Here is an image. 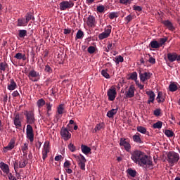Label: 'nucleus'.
I'll return each mask as SVG.
<instances>
[{
	"mask_svg": "<svg viewBox=\"0 0 180 180\" xmlns=\"http://www.w3.org/2000/svg\"><path fill=\"white\" fill-rule=\"evenodd\" d=\"M71 163L69 160H65V162H64V167L65 169V171L67 172V169H68L69 167H70Z\"/></svg>",
	"mask_w": 180,
	"mask_h": 180,
	"instance_id": "5fc2aeb1",
	"label": "nucleus"
},
{
	"mask_svg": "<svg viewBox=\"0 0 180 180\" xmlns=\"http://www.w3.org/2000/svg\"><path fill=\"white\" fill-rule=\"evenodd\" d=\"M128 174H129V176H131L132 178H135V176L137 174L136 171H134V169H128Z\"/></svg>",
	"mask_w": 180,
	"mask_h": 180,
	"instance_id": "ea45409f",
	"label": "nucleus"
},
{
	"mask_svg": "<svg viewBox=\"0 0 180 180\" xmlns=\"http://www.w3.org/2000/svg\"><path fill=\"white\" fill-rule=\"evenodd\" d=\"M146 93L148 96L147 103H154L155 100V93H154V91H146Z\"/></svg>",
	"mask_w": 180,
	"mask_h": 180,
	"instance_id": "4468645a",
	"label": "nucleus"
},
{
	"mask_svg": "<svg viewBox=\"0 0 180 180\" xmlns=\"http://www.w3.org/2000/svg\"><path fill=\"white\" fill-rule=\"evenodd\" d=\"M149 63H151L152 64H155L156 60L155 58H153V56H150V58L148 59Z\"/></svg>",
	"mask_w": 180,
	"mask_h": 180,
	"instance_id": "e2e57ef3",
	"label": "nucleus"
},
{
	"mask_svg": "<svg viewBox=\"0 0 180 180\" xmlns=\"http://www.w3.org/2000/svg\"><path fill=\"white\" fill-rule=\"evenodd\" d=\"M81 149L82 153H84V155H89V153H91V149L89 148V146H86L85 144H82Z\"/></svg>",
	"mask_w": 180,
	"mask_h": 180,
	"instance_id": "4be33fe9",
	"label": "nucleus"
},
{
	"mask_svg": "<svg viewBox=\"0 0 180 180\" xmlns=\"http://www.w3.org/2000/svg\"><path fill=\"white\" fill-rule=\"evenodd\" d=\"M17 87L18 84H16V82L13 79H11L10 80V84L7 86V89H8V91H15V89H16Z\"/></svg>",
	"mask_w": 180,
	"mask_h": 180,
	"instance_id": "6ab92c4d",
	"label": "nucleus"
},
{
	"mask_svg": "<svg viewBox=\"0 0 180 180\" xmlns=\"http://www.w3.org/2000/svg\"><path fill=\"white\" fill-rule=\"evenodd\" d=\"M13 123L17 127H20L22 126V122H20L19 114H17L14 117Z\"/></svg>",
	"mask_w": 180,
	"mask_h": 180,
	"instance_id": "5701e85b",
	"label": "nucleus"
},
{
	"mask_svg": "<svg viewBox=\"0 0 180 180\" xmlns=\"http://www.w3.org/2000/svg\"><path fill=\"white\" fill-rule=\"evenodd\" d=\"M131 158L133 160L134 163L138 164V165H141V167L146 165L148 169H153V162L152 158L144 153V151H141L139 150L133 151V153H131Z\"/></svg>",
	"mask_w": 180,
	"mask_h": 180,
	"instance_id": "f257e3e1",
	"label": "nucleus"
},
{
	"mask_svg": "<svg viewBox=\"0 0 180 180\" xmlns=\"http://www.w3.org/2000/svg\"><path fill=\"white\" fill-rule=\"evenodd\" d=\"M68 148L70 149V151H76V146H75V144H72V142H70L69 146H68Z\"/></svg>",
	"mask_w": 180,
	"mask_h": 180,
	"instance_id": "8fccbe9b",
	"label": "nucleus"
},
{
	"mask_svg": "<svg viewBox=\"0 0 180 180\" xmlns=\"http://www.w3.org/2000/svg\"><path fill=\"white\" fill-rule=\"evenodd\" d=\"M134 9H135V11H142L143 8H141V6H134Z\"/></svg>",
	"mask_w": 180,
	"mask_h": 180,
	"instance_id": "680f3d73",
	"label": "nucleus"
},
{
	"mask_svg": "<svg viewBox=\"0 0 180 180\" xmlns=\"http://www.w3.org/2000/svg\"><path fill=\"white\" fill-rule=\"evenodd\" d=\"M167 160L168 164L174 165L175 164H177V162L179 161L180 155L179 153H177L176 151H168V153H167Z\"/></svg>",
	"mask_w": 180,
	"mask_h": 180,
	"instance_id": "f03ea898",
	"label": "nucleus"
},
{
	"mask_svg": "<svg viewBox=\"0 0 180 180\" xmlns=\"http://www.w3.org/2000/svg\"><path fill=\"white\" fill-rule=\"evenodd\" d=\"M72 156H74L77 162H78V165L82 171H86V158H85L84 155L80 153L79 155H72Z\"/></svg>",
	"mask_w": 180,
	"mask_h": 180,
	"instance_id": "7ed1b4c3",
	"label": "nucleus"
},
{
	"mask_svg": "<svg viewBox=\"0 0 180 180\" xmlns=\"http://www.w3.org/2000/svg\"><path fill=\"white\" fill-rule=\"evenodd\" d=\"M118 110V107H116V109H111L110 110H108L107 112L108 117H114V115L117 114Z\"/></svg>",
	"mask_w": 180,
	"mask_h": 180,
	"instance_id": "393cba45",
	"label": "nucleus"
},
{
	"mask_svg": "<svg viewBox=\"0 0 180 180\" xmlns=\"http://www.w3.org/2000/svg\"><path fill=\"white\" fill-rule=\"evenodd\" d=\"M13 167H14V171H15L16 175H18V176H20V174L19 173H18V169H19V168H20L19 167V160H15V162H13Z\"/></svg>",
	"mask_w": 180,
	"mask_h": 180,
	"instance_id": "2f4dec72",
	"label": "nucleus"
},
{
	"mask_svg": "<svg viewBox=\"0 0 180 180\" xmlns=\"http://www.w3.org/2000/svg\"><path fill=\"white\" fill-rule=\"evenodd\" d=\"M42 158L43 160H46V142L44 143V149L42 150Z\"/></svg>",
	"mask_w": 180,
	"mask_h": 180,
	"instance_id": "4d7b16f0",
	"label": "nucleus"
},
{
	"mask_svg": "<svg viewBox=\"0 0 180 180\" xmlns=\"http://www.w3.org/2000/svg\"><path fill=\"white\" fill-rule=\"evenodd\" d=\"M104 124L103 123H98L96 124V126L94 128L95 131H98L99 130H101L102 128H103Z\"/></svg>",
	"mask_w": 180,
	"mask_h": 180,
	"instance_id": "37998d69",
	"label": "nucleus"
},
{
	"mask_svg": "<svg viewBox=\"0 0 180 180\" xmlns=\"http://www.w3.org/2000/svg\"><path fill=\"white\" fill-rule=\"evenodd\" d=\"M26 117V123L27 124H34V122H36V118L34 117V112L33 111H26L24 113Z\"/></svg>",
	"mask_w": 180,
	"mask_h": 180,
	"instance_id": "39448f33",
	"label": "nucleus"
},
{
	"mask_svg": "<svg viewBox=\"0 0 180 180\" xmlns=\"http://www.w3.org/2000/svg\"><path fill=\"white\" fill-rule=\"evenodd\" d=\"M133 141L134 142L139 143V144H141L142 141H141L139 133H136V134H135V135H133Z\"/></svg>",
	"mask_w": 180,
	"mask_h": 180,
	"instance_id": "7c9ffc66",
	"label": "nucleus"
},
{
	"mask_svg": "<svg viewBox=\"0 0 180 180\" xmlns=\"http://www.w3.org/2000/svg\"><path fill=\"white\" fill-rule=\"evenodd\" d=\"M105 10V6H97V11L103 13Z\"/></svg>",
	"mask_w": 180,
	"mask_h": 180,
	"instance_id": "6e6d98bb",
	"label": "nucleus"
},
{
	"mask_svg": "<svg viewBox=\"0 0 180 180\" xmlns=\"http://www.w3.org/2000/svg\"><path fill=\"white\" fill-rule=\"evenodd\" d=\"M107 94L108 96V100L110 101H114L117 96V91L115 87H110V89L108 90Z\"/></svg>",
	"mask_w": 180,
	"mask_h": 180,
	"instance_id": "9b49d317",
	"label": "nucleus"
},
{
	"mask_svg": "<svg viewBox=\"0 0 180 180\" xmlns=\"http://www.w3.org/2000/svg\"><path fill=\"white\" fill-rule=\"evenodd\" d=\"M65 112V110L63 104H60V105L57 107L56 114L54 118L55 123H58V121H60V119L63 117Z\"/></svg>",
	"mask_w": 180,
	"mask_h": 180,
	"instance_id": "20e7f679",
	"label": "nucleus"
},
{
	"mask_svg": "<svg viewBox=\"0 0 180 180\" xmlns=\"http://www.w3.org/2000/svg\"><path fill=\"white\" fill-rule=\"evenodd\" d=\"M124 60L122 56H116L115 57V63L116 64H120V63H123Z\"/></svg>",
	"mask_w": 180,
	"mask_h": 180,
	"instance_id": "4c0bfd02",
	"label": "nucleus"
},
{
	"mask_svg": "<svg viewBox=\"0 0 180 180\" xmlns=\"http://www.w3.org/2000/svg\"><path fill=\"white\" fill-rule=\"evenodd\" d=\"M62 155H57L56 157H55V160L56 162H59V160H61Z\"/></svg>",
	"mask_w": 180,
	"mask_h": 180,
	"instance_id": "774afa93",
	"label": "nucleus"
},
{
	"mask_svg": "<svg viewBox=\"0 0 180 180\" xmlns=\"http://www.w3.org/2000/svg\"><path fill=\"white\" fill-rule=\"evenodd\" d=\"M169 91H177L178 89L177 84H175V82H172L171 84H169Z\"/></svg>",
	"mask_w": 180,
	"mask_h": 180,
	"instance_id": "72a5a7b5",
	"label": "nucleus"
},
{
	"mask_svg": "<svg viewBox=\"0 0 180 180\" xmlns=\"http://www.w3.org/2000/svg\"><path fill=\"white\" fill-rule=\"evenodd\" d=\"M177 53L176 52H169L167 53L168 60H170V63H174V60H176Z\"/></svg>",
	"mask_w": 180,
	"mask_h": 180,
	"instance_id": "aec40b11",
	"label": "nucleus"
},
{
	"mask_svg": "<svg viewBox=\"0 0 180 180\" xmlns=\"http://www.w3.org/2000/svg\"><path fill=\"white\" fill-rule=\"evenodd\" d=\"M39 76V73H37V72H36L35 70H31L29 74H28V77L30 78V79H31L32 81H36V80H33L32 79V78H36L37 77Z\"/></svg>",
	"mask_w": 180,
	"mask_h": 180,
	"instance_id": "cd10ccee",
	"label": "nucleus"
},
{
	"mask_svg": "<svg viewBox=\"0 0 180 180\" xmlns=\"http://www.w3.org/2000/svg\"><path fill=\"white\" fill-rule=\"evenodd\" d=\"M139 77L141 82H146V80H149V78L151 77V73L150 72H144V73H142L141 70H140Z\"/></svg>",
	"mask_w": 180,
	"mask_h": 180,
	"instance_id": "ddd939ff",
	"label": "nucleus"
},
{
	"mask_svg": "<svg viewBox=\"0 0 180 180\" xmlns=\"http://www.w3.org/2000/svg\"><path fill=\"white\" fill-rule=\"evenodd\" d=\"M120 146H123L126 151H130L131 146L129 141H127V139L124 137H121L120 139Z\"/></svg>",
	"mask_w": 180,
	"mask_h": 180,
	"instance_id": "9d476101",
	"label": "nucleus"
},
{
	"mask_svg": "<svg viewBox=\"0 0 180 180\" xmlns=\"http://www.w3.org/2000/svg\"><path fill=\"white\" fill-rule=\"evenodd\" d=\"M8 179H10V180H18V179H16V177H15V176H13V175H12V173H10V174L8 175Z\"/></svg>",
	"mask_w": 180,
	"mask_h": 180,
	"instance_id": "0e129e2a",
	"label": "nucleus"
},
{
	"mask_svg": "<svg viewBox=\"0 0 180 180\" xmlns=\"http://www.w3.org/2000/svg\"><path fill=\"white\" fill-rule=\"evenodd\" d=\"M112 32V25H107L104 29L103 32H101L98 34L99 39H105V37H109L110 36V33Z\"/></svg>",
	"mask_w": 180,
	"mask_h": 180,
	"instance_id": "423d86ee",
	"label": "nucleus"
},
{
	"mask_svg": "<svg viewBox=\"0 0 180 180\" xmlns=\"http://www.w3.org/2000/svg\"><path fill=\"white\" fill-rule=\"evenodd\" d=\"M27 35V31L26 30H18V36L20 39L25 37Z\"/></svg>",
	"mask_w": 180,
	"mask_h": 180,
	"instance_id": "f704fd0d",
	"label": "nucleus"
},
{
	"mask_svg": "<svg viewBox=\"0 0 180 180\" xmlns=\"http://www.w3.org/2000/svg\"><path fill=\"white\" fill-rule=\"evenodd\" d=\"M84 36V32L82 31L81 29H79V31H77V32L76 39H81L82 37H83Z\"/></svg>",
	"mask_w": 180,
	"mask_h": 180,
	"instance_id": "e433bc0d",
	"label": "nucleus"
},
{
	"mask_svg": "<svg viewBox=\"0 0 180 180\" xmlns=\"http://www.w3.org/2000/svg\"><path fill=\"white\" fill-rule=\"evenodd\" d=\"M162 23L167 29H169V30H175L176 29L174 24H172V22L170 20H162Z\"/></svg>",
	"mask_w": 180,
	"mask_h": 180,
	"instance_id": "a211bd4d",
	"label": "nucleus"
},
{
	"mask_svg": "<svg viewBox=\"0 0 180 180\" xmlns=\"http://www.w3.org/2000/svg\"><path fill=\"white\" fill-rule=\"evenodd\" d=\"M18 162H19V167L20 168H25V167H26V165H27V159H22Z\"/></svg>",
	"mask_w": 180,
	"mask_h": 180,
	"instance_id": "473e14b6",
	"label": "nucleus"
},
{
	"mask_svg": "<svg viewBox=\"0 0 180 180\" xmlns=\"http://www.w3.org/2000/svg\"><path fill=\"white\" fill-rule=\"evenodd\" d=\"M38 64H39L40 68H44V66L46 65L44 62H43V59L39 60Z\"/></svg>",
	"mask_w": 180,
	"mask_h": 180,
	"instance_id": "13d9d810",
	"label": "nucleus"
},
{
	"mask_svg": "<svg viewBox=\"0 0 180 180\" xmlns=\"http://www.w3.org/2000/svg\"><path fill=\"white\" fill-rule=\"evenodd\" d=\"M74 2L71 1H62L60 2L59 6L61 11H65V9H68L70 8H73Z\"/></svg>",
	"mask_w": 180,
	"mask_h": 180,
	"instance_id": "0eeeda50",
	"label": "nucleus"
},
{
	"mask_svg": "<svg viewBox=\"0 0 180 180\" xmlns=\"http://www.w3.org/2000/svg\"><path fill=\"white\" fill-rule=\"evenodd\" d=\"M130 78H131L132 80H135V82L138 84V75L136 72H133L132 73H131Z\"/></svg>",
	"mask_w": 180,
	"mask_h": 180,
	"instance_id": "a19ab883",
	"label": "nucleus"
},
{
	"mask_svg": "<svg viewBox=\"0 0 180 180\" xmlns=\"http://www.w3.org/2000/svg\"><path fill=\"white\" fill-rule=\"evenodd\" d=\"M156 100L158 102V103H161V102L165 101V96H164L162 91H158Z\"/></svg>",
	"mask_w": 180,
	"mask_h": 180,
	"instance_id": "412c9836",
	"label": "nucleus"
},
{
	"mask_svg": "<svg viewBox=\"0 0 180 180\" xmlns=\"http://www.w3.org/2000/svg\"><path fill=\"white\" fill-rule=\"evenodd\" d=\"M87 25L89 27H96V20L94 15H89L86 20Z\"/></svg>",
	"mask_w": 180,
	"mask_h": 180,
	"instance_id": "2eb2a0df",
	"label": "nucleus"
},
{
	"mask_svg": "<svg viewBox=\"0 0 180 180\" xmlns=\"http://www.w3.org/2000/svg\"><path fill=\"white\" fill-rule=\"evenodd\" d=\"M120 2L121 4H131L132 0H120Z\"/></svg>",
	"mask_w": 180,
	"mask_h": 180,
	"instance_id": "bf43d9fd",
	"label": "nucleus"
},
{
	"mask_svg": "<svg viewBox=\"0 0 180 180\" xmlns=\"http://www.w3.org/2000/svg\"><path fill=\"white\" fill-rule=\"evenodd\" d=\"M166 41H167V38H160L159 41V47L162 46Z\"/></svg>",
	"mask_w": 180,
	"mask_h": 180,
	"instance_id": "603ef678",
	"label": "nucleus"
},
{
	"mask_svg": "<svg viewBox=\"0 0 180 180\" xmlns=\"http://www.w3.org/2000/svg\"><path fill=\"white\" fill-rule=\"evenodd\" d=\"M118 16L117 13L115 11H112L111 13H110L109 15V18H110L111 20H113L114 18H117Z\"/></svg>",
	"mask_w": 180,
	"mask_h": 180,
	"instance_id": "c03bdc74",
	"label": "nucleus"
},
{
	"mask_svg": "<svg viewBox=\"0 0 180 180\" xmlns=\"http://www.w3.org/2000/svg\"><path fill=\"white\" fill-rule=\"evenodd\" d=\"M9 65L7 64L6 62H1L0 63V71L1 72H5L6 71V68H8Z\"/></svg>",
	"mask_w": 180,
	"mask_h": 180,
	"instance_id": "c756f323",
	"label": "nucleus"
},
{
	"mask_svg": "<svg viewBox=\"0 0 180 180\" xmlns=\"http://www.w3.org/2000/svg\"><path fill=\"white\" fill-rule=\"evenodd\" d=\"M154 114L155 115H160V114H161V110L160 109H156L154 110Z\"/></svg>",
	"mask_w": 180,
	"mask_h": 180,
	"instance_id": "338daca9",
	"label": "nucleus"
},
{
	"mask_svg": "<svg viewBox=\"0 0 180 180\" xmlns=\"http://www.w3.org/2000/svg\"><path fill=\"white\" fill-rule=\"evenodd\" d=\"M136 129L140 134H147V128L145 127H137Z\"/></svg>",
	"mask_w": 180,
	"mask_h": 180,
	"instance_id": "58836bf2",
	"label": "nucleus"
},
{
	"mask_svg": "<svg viewBox=\"0 0 180 180\" xmlns=\"http://www.w3.org/2000/svg\"><path fill=\"white\" fill-rule=\"evenodd\" d=\"M88 52L89 53H94L96 52V48L94 46H89L88 48Z\"/></svg>",
	"mask_w": 180,
	"mask_h": 180,
	"instance_id": "864d4df0",
	"label": "nucleus"
},
{
	"mask_svg": "<svg viewBox=\"0 0 180 180\" xmlns=\"http://www.w3.org/2000/svg\"><path fill=\"white\" fill-rule=\"evenodd\" d=\"M134 15H128L127 17H125L124 20L127 23H129V22H131V20H133Z\"/></svg>",
	"mask_w": 180,
	"mask_h": 180,
	"instance_id": "3c124183",
	"label": "nucleus"
},
{
	"mask_svg": "<svg viewBox=\"0 0 180 180\" xmlns=\"http://www.w3.org/2000/svg\"><path fill=\"white\" fill-rule=\"evenodd\" d=\"M101 75H103V77H105V78H110V75L108 73V70H102Z\"/></svg>",
	"mask_w": 180,
	"mask_h": 180,
	"instance_id": "49530a36",
	"label": "nucleus"
},
{
	"mask_svg": "<svg viewBox=\"0 0 180 180\" xmlns=\"http://www.w3.org/2000/svg\"><path fill=\"white\" fill-rule=\"evenodd\" d=\"M28 146L27 143H24V145L22 146L21 150L22 151V153H25V151H27V150H28Z\"/></svg>",
	"mask_w": 180,
	"mask_h": 180,
	"instance_id": "052dcab7",
	"label": "nucleus"
},
{
	"mask_svg": "<svg viewBox=\"0 0 180 180\" xmlns=\"http://www.w3.org/2000/svg\"><path fill=\"white\" fill-rule=\"evenodd\" d=\"M165 135H167V137H173L174 134L172 130H165Z\"/></svg>",
	"mask_w": 180,
	"mask_h": 180,
	"instance_id": "de8ad7c7",
	"label": "nucleus"
},
{
	"mask_svg": "<svg viewBox=\"0 0 180 180\" xmlns=\"http://www.w3.org/2000/svg\"><path fill=\"white\" fill-rule=\"evenodd\" d=\"M25 18V22H27V23H29L30 20H34V17L33 16V14L30 12L27 13Z\"/></svg>",
	"mask_w": 180,
	"mask_h": 180,
	"instance_id": "c85d7f7f",
	"label": "nucleus"
},
{
	"mask_svg": "<svg viewBox=\"0 0 180 180\" xmlns=\"http://www.w3.org/2000/svg\"><path fill=\"white\" fill-rule=\"evenodd\" d=\"M15 143L16 140L15 139H11L8 146L4 147V151H11V150H13V148H15Z\"/></svg>",
	"mask_w": 180,
	"mask_h": 180,
	"instance_id": "f3484780",
	"label": "nucleus"
},
{
	"mask_svg": "<svg viewBox=\"0 0 180 180\" xmlns=\"http://www.w3.org/2000/svg\"><path fill=\"white\" fill-rule=\"evenodd\" d=\"M135 86H129V89L125 91V98H134L135 96Z\"/></svg>",
	"mask_w": 180,
	"mask_h": 180,
	"instance_id": "f8f14e48",
	"label": "nucleus"
},
{
	"mask_svg": "<svg viewBox=\"0 0 180 180\" xmlns=\"http://www.w3.org/2000/svg\"><path fill=\"white\" fill-rule=\"evenodd\" d=\"M162 121H157L156 123H153V128H162Z\"/></svg>",
	"mask_w": 180,
	"mask_h": 180,
	"instance_id": "a18cd8bd",
	"label": "nucleus"
},
{
	"mask_svg": "<svg viewBox=\"0 0 180 180\" xmlns=\"http://www.w3.org/2000/svg\"><path fill=\"white\" fill-rule=\"evenodd\" d=\"M27 139L30 140V143H33L34 140V134L33 133V127L30 124L27 125Z\"/></svg>",
	"mask_w": 180,
	"mask_h": 180,
	"instance_id": "6e6552de",
	"label": "nucleus"
},
{
	"mask_svg": "<svg viewBox=\"0 0 180 180\" xmlns=\"http://www.w3.org/2000/svg\"><path fill=\"white\" fill-rule=\"evenodd\" d=\"M19 92L18 91H14L13 93H12V96L13 98H16V96H19Z\"/></svg>",
	"mask_w": 180,
	"mask_h": 180,
	"instance_id": "69168bd1",
	"label": "nucleus"
},
{
	"mask_svg": "<svg viewBox=\"0 0 180 180\" xmlns=\"http://www.w3.org/2000/svg\"><path fill=\"white\" fill-rule=\"evenodd\" d=\"M150 46H151V49H160V43L159 41H157V39H153L150 43Z\"/></svg>",
	"mask_w": 180,
	"mask_h": 180,
	"instance_id": "a878e982",
	"label": "nucleus"
},
{
	"mask_svg": "<svg viewBox=\"0 0 180 180\" xmlns=\"http://www.w3.org/2000/svg\"><path fill=\"white\" fill-rule=\"evenodd\" d=\"M46 155L47 156L48 153H50L51 151L50 142L46 141Z\"/></svg>",
	"mask_w": 180,
	"mask_h": 180,
	"instance_id": "09e8293b",
	"label": "nucleus"
},
{
	"mask_svg": "<svg viewBox=\"0 0 180 180\" xmlns=\"http://www.w3.org/2000/svg\"><path fill=\"white\" fill-rule=\"evenodd\" d=\"M17 26H18V27L27 26V22H26V20H25V18H18Z\"/></svg>",
	"mask_w": 180,
	"mask_h": 180,
	"instance_id": "b1692460",
	"label": "nucleus"
},
{
	"mask_svg": "<svg viewBox=\"0 0 180 180\" xmlns=\"http://www.w3.org/2000/svg\"><path fill=\"white\" fill-rule=\"evenodd\" d=\"M46 107H47V115H51L52 113L51 110H52L53 103H46Z\"/></svg>",
	"mask_w": 180,
	"mask_h": 180,
	"instance_id": "79ce46f5",
	"label": "nucleus"
},
{
	"mask_svg": "<svg viewBox=\"0 0 180 180\" xmlns=\"http://www.w3.org/2000/svg\"><path fill=\"white\" fill-rule=\"evenodd\" d=\"M14 58L17 60H22L23 61H26V55L22 54V53H18L15 55Z\"/></svg>",
	"mask_w": 180,
	"mask_h": 180,
	"instance_id": "bb28decb",
	"label": "nucleus"
},
{
	"mask_svg": "<svg viewBox=\"0 0 180 180\" xmlns=\"http://www.w3.org/2000/svg\"><path fill=\"white\" fill-rule=\"evenodd\" d=\"M0 169L2 171V172H4V174H6V175H9V165H8V164H6L4 162H0Z\"/></svg>",
	"mask_w": 180,
	"mask_h": 180,
	"instance_id": "dca6fc26",
	"label": "nucleus"
},
{
	"mask_svg": "<svg viewBox=\"0 0 180 180\" xmlns=\"http://www.w3.org/2000/svg\"><path fill=\"white\" fill-rule=\"evenodd\" d=\"M37 105L38 108H43V106H44V105H46V101H44V99L40 98L37 102Z\"/></svg>",
	"mask_w": 180,
	"mask_h": 180,
	"instance_id": "c9c22d12",
	"label": "nucleus"
},
{
	"mask_svg": "<svg viewBox=\"0 0 180 180\" xmlns=\"http://www.w3.org/2000/svg\"><path fill=\"white\" fill-rule=\"evenodd\" d=\"M60 135L64 141H69V139H71L72 136L70 131L68 130V128H65L64 127H63L60 129Z\"/></svg>",
	"mask_w": 180,
	"mask_h": 180,
	"instance_id": "1a4fd4ad",
	"label": "nucleus"
}]
</instances>
